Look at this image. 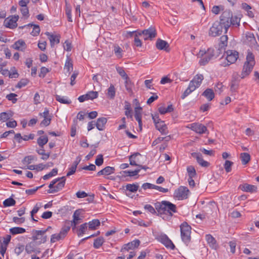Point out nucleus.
Returning <instances> with one entry per match:
<instances>
[{
	"label": "nucleus",
	"mask_w": 259,
	"mask_h": 259,
	"mask_svg": "<svg viewBox=\"0 0 259 259\" xmlns=\"http://www.w3.org/2000/svg\"><path fill=\"white\" fill-rule=\"evenodd\" d=\"M65 181V177L53 180L49 185L50 189L48 192L49 193H54L60 191L64 187Z\"/></svg>",
	"instance_id": "39448f33"
},
{
	"label": "nucleus",
	"mask_w": 259,
	"mask_h": 259,
	"mask_svg": "<svg viewBox=\"0 0 259 259\" xmlns=\"http://www.w3.org/2000/svg\"><path fill=\"white\" fill-rule=\"evenodd\" d=\"M104 242V239L103 237H99L94 240V247L95 248H99L100 247L103 243Z\"/></svg>",
	"instance_id": "de8ad7c7"
},
{
	"label": "nucleus",
	"mask_w": 259,
	"mask_h": 259,
	"mask_svg": "<svg viewBox=\"0 0 259 259\" xmlns=\"http://www.w3.org/2000/svg\"><path fill=\"white\" fill-rule=\"evenodd\" d=\"M161 240L162 243L164 244L166 247H169L171 249H174L175 248L174 244L166 235L162 236Z\"/></svg>",
	"instance_id": "cd10ccee"
},
{
	"label": "nucleus",
	"mask_w": 259,
	"mask_h": 259,
	"mask_svg": "<svg viewBox=\"0 0 259 259\" xmlns=\"http://www.w3.org/2000/svg\"><path fill=\"white\" fill-rule=\"evenodd\" d=\"M100 225V222L98 219H94L88 223L89 229L94 230L97 229Z\"/></svg>",
	"instance_id": "c756f323"
},
{
	"label": "nucleus",
	"mask_w": 259,
	"mask_h": 259,
	"mask_svg": "<svg viewBox=\"0 0 259 259\" xmlns=\"http://www.w3.org/2000/svg\"><path fill=\"white\" fill-rule=\"evenodd\" d=\"M155 127L162 135H166L168 133L167 127L163 121L156 123Z\"/></svg>",
	"instance_id": "4be33fe9"
},
{
	"label": "nucleus",
	"mask_w": 259,
	"mask_h": 259,
	"mask_svg": "<svg viewBox=\"0 0 259 259\" xmlns=\"http://www.w3.org/2000/svg\"><path fill=\"white\" fill-rule=\"evenodd\" d=\"M191 155L196 159L198 163L201 166L207 167L209 165V162L203 159L202 155L200 153L193 152L191 153Z\"/></svg>",
	"instance_id": "2eb2a0df"
},
{
	"label": "nucleus",
	"mask_w": 259,
	"mask_h": 259,
	"mask_svg": "<svg viewBox=\"0 0 259 259\" xmlns=\"http://www.w3.org/2000/svg\"><path fill=\"white\" fill-rule=\"evenodd\" d=\"M56 99L58 102L63 104H69L71 103V101L70 100L68 99L67 97L64 96L56 95Z\"/></svg>",
	"instance_id": "79ce46f5"
},
{
	"label": "nucleus",
	"mask_w": 259,
	"mask_h": 259,
	"mask_svg": "<svg viewBox=\"0 0 259 259\" xmlns=\"http://www.w3.org/2000/svg\"><path fill=\"white\" fill-rule=\"evenodd\" d=\"M49 228L50 227H48L45 230H32V239L34 241L39 240L40 243L45 242L47 240V236L45 234Z\"/></svg>",
	"instance_id": "6e6552de"
},
{
	"label": "nucleus",
	"mask_w": 259,
	"mask_h": 259,
	"mask_svg": "<svg viewBox=\"0 0 259 259\" xmlns=\"http://www.w3.org/2000/svg\"><path fill=\"white\" fill-rule=\"evenodd\" d=\"M36 247L35 243L34 242H31L26 244L25 251L27 253L30 254L33 253Z\"/></svg>",
	"instance_id": "e433bc0d"
},
{
	"label": "nucleus",
	"mask_w": 259,
	"mask_h": 259,
	"mask_svg": "<svg viewBox=\"0 0 259 259\" xmlns=\"http://www.w3.org/2000/svg\"><path fill=\"white\" fill-rule=\"evenodd\" d=\"M80 211L79 210H76L74 211L73 218V219L72 221V225L74 227L80 223L81 221V219L80 217Z\"/></svg>",
	"instance_id": "5701e85b"
},
{
	"label": "nucleus",
	"mask_w": 259,
	"mask_h": 259,
	"mask_svg": "<svg viewBox=\"0 0 259 259\" xmlns=\"http://www.w3.org/2000/svg\"><path fill=\"white\" fill-rule=\"evenodd\" d=\"M12 220L13 222L17 225H21L23 224L25 220V218L24 217L18 218L16 217H13Z\"/></svg>",
	"instance_id": "0e129e2a"
},
{
	"label": "nucleus",
	"mask_w": 259,
	"mask_h": 259,
	"mask_svg": "<svg viewBox=\"0 0 259 259\" xmlns=\"http://www.w3.org/2000/svg\"><path fill=\"white\" fill-rule=\"evenodd\" d=\"M225 58H222L220 60V65L223 67L229 66L234 63L238 58V53L234 50H228L226 52Z\"/></svg>",
	"instance_id": "7ed1b4c3"
},
{
	"label": "nucleus",
	"mask_w": 259,
	"mask_h": 259,
	"mask_svg": "<svg viewBox=\"0 0 259 259\" xmlns=\"http://www.w3.org/2000/svg\"><path fill=\"white\" fill-rule=\"evenodd\" d=\"M126 190L131 192H136L139 188V185L138 184H128L126 185Z\"/></svg>",
	"instance_id": "37998d69"
},
{
	"label": "nucleus",
	"mask_w": 259,
	"mask_h": 259,
	"mask_svg": "<svg viewBox=\"0 0 259 259\" xmlns=\"http://www.w3.org/2000/svg\"><path fill=\"white\" fill-rule=\"evenodd\" d=\"M58 172V169L57 168H53L51 172H50L49 174L45 175L43 177V179L45 180L49 179L50 178L55 176L57 174Z\"/></svg>",
	"instance_id": "6e6d98bb"
},
{
	"label": "nucleus",
	"mask_w": 259,
	"mask_h": 259,
	"mask_svg": "<svg viewBox=\"0 0 259 259\" xmlns=\"http://www.w3.org/2000/svg\"><path fill=\"white\" fill-rule=\"evenodd\" d=\"M33 26V30L31 32V34L33 36H37L40 32V28L38 25H35L32 23H29L24 26L19 27V29H23L24 28H29L30 27Z\"/></svg>",
	"instance_id": "6ab92c4d"
},
{
	"label": "nucleus",
	"mask_w": 259,
	"mask_h": 259,
	"mask_svg": "<svg viewBox=\"0 0 259 259\" xmlns=\"http://www.w3.org/2000/svg\"><path fill=\"white\" fill-rule=\"evenodd\" d=\"M202 95L205 97L208 101H211L214 97V93L210 89H206L203 93Z\"/></svg>",
	"instance_id": "7c9ffc66"
},
{
	"label": "nucleus",
	"mask_w": 259,
	"mask_h": 259,
	"mask_svg": "<svg viewBox=\"0 0 259 259\" xmlns=\"http://www.w3.org/2000/svg\"><path fill=\"white\" fill-rule=\"evenodd\" d=\"M224 85L222 83H217L214 87L215 92L220 94L223 90Z\"/></svg>",
	"instance_id": "69168bd1"
},
{
	"label": "nucleus",
	"mask_w": 259,
	"mask_h": 259,
	"mask_svg": "<svg viewBox=\"0 0 259 259\" xmlns=\"http://www.w3.org/2000/svg\"><path fill=\"white\" fill-rule=\"evenodd\" d=\"M13 116V114L11 111L9 112H4L0 114V120L3 122H5Z\"/></svg>",
	"instance_id": "72a5a7b5"
},
{
	"label": "nucleus",
	"mask_w": 259,
	"mask_h": 259,
	"mask_svg": "<svg viewBox=\"0 0 259 259\" xmlns=\"http://www.w3.org/2000/svg\"><path fill=\"white\" fill-rule=\"evenodd\" d=\"M19 16H12L6 18L4 22V25L7 28L14 29L17 26V22L18 20Z\"/></svg>",
	"instance_id": "9b49d317"
},
{
	"label": "nucleus",
	"mask_w": 259,
	"mask_h": 259,
	"mask_svg": "<svg viewBox=\"0 0 259 259\" xmlns=\"http://www.w3.org/2000/svg\"><path fill=\"white\" fill-rule=\"evenodd\" d=\"M45 34L48 36L52 48L54 47L55 44L59 43L60 38V36L59 35H54L49 32H46Z\"/></svg>",
	"instance_id": "f3484780"
},
{
	"label": "nucleus",
	"mask_w": 259,
	"mask_h": 259,
	"mask_svg": "<svg viewBox=\"0 0 259 259\" xmlns=\"http://www.w3.org/2000/svg\"><path fill=\"white\" fill-rule=\"evenodd\" d=\"M224 12H228L229 13L230 16L228 18L229 27L231 25L235 27L239 26L241 15L232 16L231 12L229 10L225 11Z\"/></svg>",
	"instance_id": "ddd939ff"
},
{
	"label": "nucleus",
	"mask_w": 259,
	"mask_h": 259,
	"mask_svg": "<svg viewBox=\"0 0 259 259\" xmlns=\"http://www.w3.org/2000/svg\"><path fill=\"white\" fill-rule=\"evenodd\" d=\"M187 170L189 178H194L196 175L195 169L193 166H188L187 168Z\"/></svg>",
	"instance_id": "603ef678"
},
{
	"label": "nucleus",
	"mask_w": 259,
	"mask_h": 259,
	"mask_svg": "<svg viewBox=\"0 0 259 259\" xmlns=\"http://www.w3.org/2000/svg\"><path fill=\"white\" fill-rule=\"evenodd\" d=\"M244 63L250 65L251 67H253L255 64V61L253 55L251 53H248L246 57V61Z\"/></svg>",
	"instance_id": "4c0bfd02"
},
{
	"label": "nucleus",
	"mask_w": 259,
	"mask_h": 259,
	"mask_svg": "<svg viewBox=\"0 0 259 259\" xmlns=\"http://www.w3.org/2000/svg\"><path fill=\"white\" fill-rule=\"evenodd\" d=\"M156 47L158 50H164L166 52H168L169 51V46L168 44L166 41L162 40L160 38L157 40Z\"/></svg>",
	"instance_id": "aec40b11"
},
{
	"label": "nucleus",
	"mask_w": 259,
	"mask_h": 259,
	"mask_svg": "<svg viewBox=\"0 0 259 259\" xmlns=\"http://www.w3.org/2000/svg\"><path fill=\"white\" fill-rule=\"evenodd\" d=\"M140 243V241L139 240H135L131 242L124 245L121 248V251H128L130 249H134L135 248L138 247L139 246Z\"/></svg>",
	"instance_id": "a211bd4d"
},
{
	"label": "nucleus",
	"mask_w": 259,
	"mask_h": 259,
	"mask_svg": "<svg viewBox=\"0 0 259 259\" xmlns=\"http://www.w3.org/2000/svg\"><path fill=\"white\" fill-rule=\"evenodd\" d=\"M155 207L159 213L168 214L170 217L177 212L176 205L166 200L157 202L155 203Z\"/></svg>",
	"instance_id": "f03ea898"
},
{
	"label": "nucleus",
	"mask_w": 259,
	"mask_h": 259,
	"mask_svg": "<svg viewBox=\"0 0 259 259\" xmlns=\"http://www.w3.org/2000/svg\"><path fill=\"white\" fill-rule=\"evenodd\" d=\"M64 69L68 73H70L73 70V64L71 60L69 58H67L66 60Z\"/></svg>",
	"instance_id": "a19ab883"
},
{
	"label": "nucleus",
	"mask_w": 259,
	"mask_h": 259,
	"mask_svg": "<svg viewBox=\"0 0 259 259\" xmlns=\"http://www.w3.org/2000/svg\"><path fill=\"white\" fill-rule=\"evenodd\" d=\"M17 96V95L16 94L11 93L7 95L6 98L8 100L11 101L13 103H15L17 101V99L16 98Z\"/></svg>",
	"instance_id": "e2e57ef3"
},
{
	"label": "nucleus",
	"mask_w": 259,
	"mask_h": 259,
	"mask_svg": "<svg viewBox=\"0 0 259 259\" xmlns=\"http://www.w3.org/2000/svg\"><path fill=\"white\" fill-rule=\"evenodd\" d=\"M189 190L186 187L181 186L175 191L174 196L178 200L187 199L189 195Z\"/></svg>",
	"instance_id": "9d476101"
},
{
	"label": "nucleus",
	"mask_w": 259,
	"mask_h": 259,
	"mask_svg": "<svg viewBox=\"0 0 259 259\" xmlns=\"http://www.w3.org/2000/svg\"><path fill=\"white\" fill-rule=\"evenodd\" d=\"M233 164V162L229 161V160H226L225 161V163L224 164V168L227 172H229L231 171V167L232 165Z\"/></svg>",
	"instance_id": "4d7b16f0"
},
{
	"label": "nucleus",
	"mask_w": 259,
	"mask_h": 259,
	"mask_svg": "<svg viewBox=\"0 0 259 259\" xmlns=\"http://www.w3.org/2000/svg\"><path fill=\"white\" fill-rule=\"evenodd\" d=\"M39 115L44 118L40 122V126H47L50 124L51 118L49 116V111L47 108H46L42 113H39Z\"/></svg>",
	"instance_id": "4468645a"
},
{
	"label": "nucleus",
	"mask_w": 259,
	"mask_h": 259,
	"mask_svg": "<svg viewBox=\"0 0 259 259\" xmlns=\"http://www.w3.org/2000/svg\"><path fill=\"white\" fill-rule=\"evenodd\" d=\"M88 228V223H85L80 226L79 229L77 232V235L79 237L82 236V235L85 232Z\"/></svg>",
	"instance_id": "a18cd8bd"
},
{
	"label": "nucleus",
	"mask_w": 259,
	"mask_h": 259,
	"mask_svg": "<svg viewBox=\"0 0 259 259\" xmlns=\"http://www.w3.org/2000/svg\"><path fill=\"white\" fill-rule=\"evenodd\" d=\"M220 46L221 48H223L227 46L228 44V36L224 35L220 37Z\"/></svg>",
	"instance_id": "09e8293b"
},
{
	"label": "nucleus",
	"mask_w": 259,
	"mask_h": 259,
	"mask_svg": "<svg viewBox=\"0 0 259 259\" xmlns=\"http://www.w3.org/2000/svg\"><path fill=\"white\" fill-rule=\"evenodd\" d=\"M188 127L199 134H204L207 131V128L205 125L197 122L191 123Z\"/></svg>",
	"instance_id": "f8f14e48"
},
{
	"label": "nucleus",
	"mask_w": 259,
	"mask_h": 259,
	"mask_svg": "<svg viewBox=\"0 0 259 259\" xmlns=\"http://www.w3.org/2000/svg\"><path fill=\"white\" fill-rule=\"evenodd\" d=\"M173 110L174 108L172 105H168L166 108L164 106H161L158 108V111L161 114H164L166 113H170Z\"/></svg>",
	"instance_id": "c9c22d12"
},
{
	"label": "nucleus",
	"mask_w": 259,
	"mask_h": 259,
	"mask_svg": "<svg viewBox=\"0 0 259 259\" xmlns=\"http://www.w3.org/2000/svg\"><path fill=\"white\" fill-rule=\"evenodd\" d=\"M70 227L69 225L64 226L59 233L54 234L51 236V242L52 243H55L57 241L63 239L70 230Z\"/></svg>",
	"instance_id": "0eeeda50"
},
{
	"label": "nucleus",
	"mask_w": 259,
	"mask_h": 259,
	"mask_svg": "<svg viewBox=\"0 0 259 259\" xmlns=\"http://www.w3.org/2000/svg\"><path fill=\"white\" fill-rule=\"evenodd\" d=\"M138 34V32H136L134 37V44L136 47H140L142 46V42Z\"/></svg>",
	"instance_id": "bf43d9fd"
},
{
	"label": "nucleus",
	"mask_w": 259,
	"mask_h": 259,
	"mask_svg": "<svg viewBox=\"0 0 259 259\" xmlns=\"http://www.w3.org/2000/svg\"><path fill=\"white\" fill-rule=\"evenodd\" d=\"M12 47L16 50L24 51L26 48V45L24 40H19L13 45Z\"/></svg>",
	"instance_id": "412c9836"
},
{
	"label": "nucleus",
	"mask_w": 259,
	"mask_h": 259,
	"mask_svg": "<svg viewBox=\"0 0 259 259\" xmlns=\"http://www.w3.org/2000/svg\"><path fill=\"white\" fill-rule=\"evenodd\" d=\"M107 97L110 99H113L115 96V89L113 84H110V87L107 90Z\"/></svg>",
	"instance_id": "473e14b6"
},
{
	"label": "nucleus",
	"mask_w": 259,
	"mask_h": 259,
	"mask_svg": "<svg viewBox=\"0 0 259 259\" xmlns=\"http://www.w3.org/2000/svg\"><path fill=\"white\" fill-rule=\"evenodd\" d=\"M140 169L137 168L135 170H124L123 171V174H124L125 176L133 177L138 175V174L140 172Z\"/></svg>",
	"instance_id": "864d4df0"
},
{
	"label": "nucleus",
	"mask_w": 259,
	"mask_h": 259,
	"mask_svg": "<svg viewBox=\"0 0 259 259\" xmlns=\"http://www.w3.org/2000/svg\"><path fill=\"white\" fill-rule=\"evenodd\" d=\"M142 108L141 107L136 108L135 109V118L136 120L138 122L139 127L140 128H142V114H141Z\"/></svg>",
	"instance_id": "bb28decb"
},
{
	"label": "nucleus",
	"mask_w": 259,
	"mask_h": 259,
	"mask_svg": "<svg viewBox=\"0 0 259 259\" xmlns=\"http://www.w3.org/2000/svg\"><path fill=\"white\" fill-rule=\"evenodd\" d=\"M10 232L12 235L22 234L25 232V229L21 227H13L10 229Z\"/></svg>",
	"instance_id": "ea45409f"
},
{
	"label": "nucleus",
	"mask_w": 259,
	"mask_h": 259,
	"mask_svg": "<svg viewBox=\"0 0 259 259\" xmlns=\"http://www.w3.org/2000/svg\"><path fill=\"white\" fill-rule=\"evenodd\" d=\"M113 51L117 58H121L123 56L122 49L117 45L113 46Z\"/></svg>",
	"instance_id": "2f4dec72"
},
{
	"label": "nucleus",
	"mask_w": 259,
	"mask_h": 259,
	"mask_svg": "<svg viewBox=\"0 0 259 259\" xmlns=\"http://www.w3.org/2000/svg\"><path fill=\"white\" fill-rule=\"evenodd\" d=\"M229 16L228 12H223L220 16V21L214 22L209 28L208 35L216 37L222 34L223 32L226 33L229 28L228 22Z\"/></svg>",
	"instance_id": "f257e3e1"
},
{
	"label": "nucleus",
	"mask_w": 259,
	"mask_h": 259,
	"mask_svg": "<svg viewBox=\"0 0 259 259\" xmlns=\"http://www.w3.org/2000/svg\"><path fill=\"white\" fill-rule=\"evenodd\" d=\"M28 83V80L27 79H22L16 86V88L20 89L23 87H25Z\"/></svg>",
	"instance_id": "338daca9"
},
{
	"label": "nucleus",
	"mask_w": 259,
	"mask_h": 259,
	"mask_svg": "<svg viewBox=\"0 0 259 259\" xmlns=\"http://www.w3.org/2000/svg\"><path fill=\"white\" fill-rule=\"evenodd\" d=\"M214 55V51L212 48H208L206 51L201 49L197 55L198 58H200L199 64L205 65L212 58Z\"/></svg>",
	"instance_id": "20e7f679"
},
{
	"label": "nucleus",
	"mask_w": 259,
	"mask_h": 259,
	"mask_svg": "<svg viewBox=\"0 0 259 259\" xmlns=\"http://www.w3.org/2000/svg\"><path fill=\"white\" fill-rule=\"evenodd\" d=\"M203 79V76L202 74H197L193 79L190 82L189 85H192L194 88V91L198 88Z\"/></svg>",
	"instance_id": "dca6fc26"
},
{
	"label": "nucleus",
	"mask_w": 259,
	"mask_h": 259,
	"mask_svg": "<svg viewBox=\"0 0 259 259\" xmlns=\"http://www.w3.org/2000/svg\"><path fill=\"white\" fill-rule=\"evenodd\" d=\"M66 14L67 16L68 21L69 22H72L71 17V8L69 4L66 2Z\"/></svg>",
	"instance_id": "c03bdc74"
},
{
	"label": "nucleus",
	"mask_w": 259,
	"mask_h": 259,
	"mask_svg": "<svg viewBox=\"0 0 259 259\" xmlns=\"http://www.w3.org/2000/svg\"><path fill=\"white\" fill-rule=\"evenodd\" d=\"M105 175H109L113 174L115 171V168L111 166H106L103 168Z\"/></svg>",
	"instance_id": "052dcab7"
},
{
	"label": "nucleus",
	"mask_w": 259,
	"mask_h": 259,
	"mask_svg": "<svg viewBox=\"0 0 259 259\" xmlns=\"http://www.w3.org/2000/svg\"><path fill=\"white\" fill-rule=\"evenodd\" d=\"M181 236L182 241L188 245L191 241V227L187 223L183 222L180 225Z\"/></svg>",
	"instance_id": "423d86ee"
},
{
	"label": "nucleus",
	"mask_w": 259,
	"mask_h": 259,
	"mask_svg": "<svg viewBox=\"0 0 259 259\" xmlns=\"http://www.w3.org/2000/svg\"><path fill=\"white\" fill-rule=\"evenodd\" d=\"M205 239L210 247L214 249L217 248L215 239L211 235H206L205 236Z\"/></svg>",
	"instance_id": "c85d7f7f"
},
{
	"label": "nucleus",
	"mask_w": 259,
	"mask_h": 259,
	"mask_svg": "<svg viewBox=\"0 0 259 259\" xmlns=\"http://www.w3.org/2000/svg\"><path fill=\"white\" fill-rule=\"evenodd\" d=\"M240 188L243 191L251 193L255 192L257 189L256 186L248 184H243L240 186Z\"/></svg>",
	"instance_id": "393cba45"
},
{
	"label": "nucleus",
	"mask_w": 259,
	"mask_h": 259,
	"mask_svg": "<svg viewBox=\"0 0 259 259\" xmlns=\"http://www.w3.org/2000/svg\"><path fill=\"white\" fill-rule=\"evenodd\" d=\"M253 67H251L250 65L244 63L243 69L241 74V78H244L247 76L252 71Z\"/></svg>",
	"instance_id": "a878e982"
},
{
	"label": "nucleus",
	"mask_w": 259,
	"mask_h": 259,
	"mask_svg": "<svg viewBox=\"0 0 259 259\" xmlns=\"http://www.w3.org/2000/svg\"><path fill=\"white\" fill-rule=\"evenodd\" d=\"M48 142V138L47 136H43L40 137L37 140V143L40 148H44Z\"/></svg>",
	"instance_id": "58836bf2"
},
{
	"label": "nucleus",
	"mask_w": 259,
	"mask_h": 259,
	"mask_svg": "<svg viewBox=\"0 0 259 259\" xmlns=\"http://www.w3.org/2000/svg\"><path fill=\"white\" fill-rule=\"evenodd\" d=\"M15 203L16 201L12 198H9L6 199L3 202V204L5 207L13 206L15 204Z\"/></svg>",
	"instance_id": "5fc2aeb1"
},
{
	"label": "nucleus",
	"mask_w": 259,
	"mask_h": 259,
	"mask_svg": "<svg viewBox=\"0 0 259 259\" xmlns=\"http://www.w3.org/2000/svg\"><path fill=\"white\" fill-rule=\"evenodd\" d=\"M103 157L102 154L97 155V158L95 160V164L97 166H100L103 163Z\"/></svg>",
	"instance_id": "774afa93"
},
{
	"label": "nucleus",
	"mask_w": 259,
	"mask_h": 259,
	"mask_svg": "<svg viewBox=\"0 0 259 259\" xmlns=\"http://www.w3.org/2000/svg\"><path fill=\"white\" fill-rule=\"evenodd\" d=\"M88 100H94L98 97V92L96 91H90L86 94Z\"/></svg>",
	"instance_id": "8fccbe9b"
},
{
	"label": "nucleus",
	"mask_w": 259,
	"mask_h": 259,
	"mask_svg": "<svg viewBox=\"0 0 259 259\" xmlns=\"http://www.w3.org/2000/svg\"><path fill=\"white\" fill-rule=\"evenodd\" d=\"M124 80H125L124 84H125V87L126 90L129 93L132 92L133 85H132V82H131L130 78L127 77V78L124 79Z\"/></svg>",
	"instance_id": "3c124183"
},
{
	"label": "nucleus",
	"mask_w": 259,
	"mask_h": 259,
	"mask_svg": "<svg viewBox=\"0 0 259 259\" xmlns=\"http://www.w3.org/2000/svg\"><path fill=\"white\" fill-rule=\"evenodd\" d=\"M41 207V204L40 203H36V205L34 206L32 210L30 212L31 214V217L33 221L37 222V220H35L33 218V215L34 214L36 213L39 210V208Z\"/></svg>",
	"instance_id": "49530a36"
},
{
	"label": "nucleus",
	"mask_w": 259,
	"mask_h": 259,
	"mask_svg": "<svg viewBox=\"0 0 259 259\" xmlns=\"http://www.w3.org/2000/svg\"><path fill=\"white\" fill-rule=\"evenodd\" d=\"M138 34L144 40L152 39L156 36V30L154 28L150 27L147 29L138 32Z\"/></svg>",
	"instance_id": "1a4fd4ad"
},
{
	"label": "nucleus",
	"mask_w": 259,
	"mask_h": 259,
	"mask_svg": "<svg viewBox=\"0 0 259 259\" xmlns=\"http://www.w3.org/2000/svg\"><path fill=\"white\" fill-rule=\"evenodd\" d=\"M116 71L118 72V73L124 79L125 78H127L128 77L127 75L125 73L124 69L120 67L116 68Z\"/></svg>",
	"instance_id": "680f3d73"
},
{
	"label": "nucleus",
	"mask_w": 259,
	"mask_h": 259,
	"mask_svg": "<svg viewBox=\"0 0 259 259\" xmlns=\"http://www.w3.org/2000/svg\"><path fill=\"white\" fill-rule=\"evenodd\" d=\"M240 158L242 164L246 165L250 160V156L247 153H242L240 154Z\"/></svg>",
	"instance_id": "f704fd0d"
},
{
	"label": "nucleus",
	"mask_w": 259,
	"mask_h": 259,
	"mask_svg": "<svg viewBox=\"0 0 259 259\" xmlns=\"http://www.w3.org/2000/svg\"><path fill=\"white\" fill-rule=\"evenodd\" d=\"M194 88L191 85H189L187 89L185 91L183 94L182 96V98L184 99L187 96H188L191 93H192L193 91H194Z\"/></svg>",
	"instance_id": "13d9d810"
},
{
	"label": "nucleus",
	"mask_w": 259,
	"mask_h": 259,
	"mask_svg": "<svg viewBox=\"0 0 259 259\" xmlns=\"http://www.w3.org/2000/svg\"><path fill=\"white\" fill-rule=\"evenodd\" d=\"M107 121V120L105 117L99 118L97 120L96 126L98 130L103 131L104 129V127Z\"/></svg>",
	"instance_id": "b1692460"
}]
</instances>
